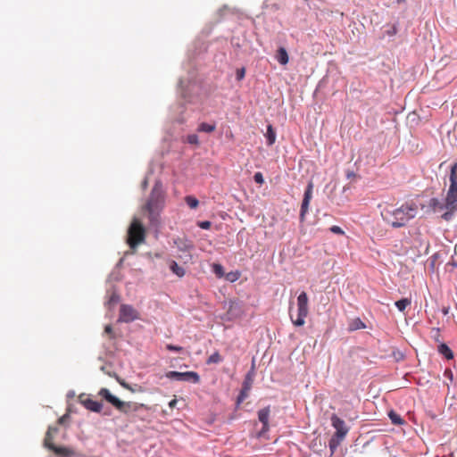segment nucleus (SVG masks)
Here are the masks:
<instances>
[{"label": "nucleus", "mask_w": 457, "mask_h": 457, "mask_svg": "<svg viewBox=\"0 0 457 457\" xmlns=\"http://www.w3.org/2000/svg\"><path fill=\"white\" fill-rule=\"evenodd\" d=\"M170 270L177 275L179 278H182L186 274V270L183 267L179 266L177 262L170 261L169 264Z\"/></svg>", "instance_id": "obj_19"}, {"label": "nucleus", "mask_w": 457, "mask_h": 457, "mask_svg": "<svg viewBox=\"0 0 457 457\" xmlns=\"http://www.w3.org/2000/svg\"><path fill=\"white\" fill-rule=\"evenodd\" d=\"M264 137L266 138L268 145H273L275 143V141H276V132L273 129L271 125H268L267 131L264 134Z\"/></svg>", "instance_id": "obj_22"}, {"label": "nucleus", "mask_w": 457, "mask_h": 457, "mask_svg": "<svg viewBox=\"0 0 457 457\" xmlns=\"http://www.w3.org/2000/svg\"><path fill=\"white\" fill-rule=\"evenodd\" d=\"M245 70L244 67L237 69L236 71V79L237 81L242 80L245 77Z\"/></svg>", "instance_id": "obj_34"}, {"label": "nucleus", "mask_w": 457, "mask_h": 457, "mask_svg": "<svg viewBox=\"0 0 457 457\" xmlns=\"http://www.w3.org/2000/svg\"><path fill=\"white\" fill-rule=\"evenodd\" d=\"M214 129H215L214 124H210V123H206V122H202L201 124H199L198 129H197L198 131L206 132V133L212 132Z\"/></svg>", "instance_id": "obj_27"}, {"label": "nucleus", "mask_w": 457, "mask_h": 457, "mask_svg": "<svg viewBox=\"0 0 457 457\" xmlns=\"http://www.w3.org/2000/svg\"><path fill=\"white\" fill-rule=\"evenodd\" d=\"M70 418V416L68 414H64L63 416H62L59 420H58V423L61 424V425H63L65 424V422L67 421V420Z\"/></svg>", "instance_id": "obj_39"}, {"label": "nucleus", "mask_w": 457, "mask_h": 457, "mask_svg": "<svg viewBox=\"0 0 457 457\" xmlns=\"http://www.w3.org/2000/svg\"><path fill=\"white\" fill-rule=\"evenodd\" d=\"M449 212L442 214V218L449 220L457 211V161L453 163L449 173V187L446 192V205Z\"/></svg>", "instance_id": "obj_3"}, {"label": "nucleus", "mask_w": 457, "mask_h": 457, "mask_svg": "<svg viewBox=\"0 0 457 457\" xmlns=\"http://www.w3.org/2000/svg\"><path fill=\"white\" fill-rule=\"evenodd\" d=\"M147 185H148V178L147 176L145 178V179L142 181V188L143 189H145L147 187Z\"/></svg>", "instance_id": "obj_41"}, {"label": "nucleus", "mask_w": 457, "mask_h": 457, "mask_svg": "<svg viewBox=\"0 0 457 457\" xmlns=\"http://www.w3.org/2000/svg\"><path fill=\"white\" fill-rule=\"evenodd\" d=\"M144 240L145 228L137 219H134L128 228V244L130 248H136L139 244L143 243Z\"/></svg>", "instance_id": "obj_6"}, {"label": "nucleus", "mask_w": 457, "mask_h": 457, "mask_svg": "<svg viewBox=\"0 0 457 457\" xmlns=\"http://www.w3.org/2000/svg\"><path fill=\"white\" fill-rule=\"evenodd\" d=\"M74 395V392H69L67 396L68 397H72Z\"/></svg>", "instance_id": "obj_49"}, {"label": "nucleus", "mask_w": 457, "mask_h": 457, "mask_svg": "<svg viewBox=\"0 0 457 457\" xmlns=\"http://www.w3.org/2000/svg\"><path fill=\"white\" fill-rule=\"evenodd\" d=\"M201 86L193 77L187 79L185 85V80L180 79L179 81V92L180 96L188 103H194L199 97Z\"/></svg>", "instance_id": "obj_5"}, {"label": "nucleus", "mask_w": 457, "mask_h": 457, "mask_svg": "<svg viewBox=\"0 0 457 457\" xmlns=\"http://www.w3.org/2000/svg\"><path fill=\"white\" fill-rule=\"evenodd\" d=\"M165 204V192L161 180H156L151 191L145 209L149 214L150 223L157 226L159 223V214Z\"/></svg>", "instance_id": "obj_2"}, {"label": "nucleus", "mask_w": 457, "mask_h": 457, "mask_svg": "<svg viewBox=\"0 0 457 457\" xmlns=\"http://www.w3.org/2000/svg\"><path fill=\"white\" fill-rule=\"evenodd\" d=\"M112 290L110 297H109V300L107 301L106 304L111 308L112 306L115 305L117 303L120 302V296L119 295V293L117 292L116 288L114 286H112Z\"/></svg>", "instance_id": "obj_23"}, {"label": "nucleus", "mask_w": 457, "mask_h": 457, "mask_svg": "<svg viewBox=\"0 0 457 457\" xmlns=\"http://www.w3.org/2000/svg\"><path fill=\"white\" fill-rule=\"evenodd\" d=\"M221 361H222V358H221L220 354L218 352H215L209 356L208 360L206 361V363L207 364L220 363Z\"/></svg>", "instance_id": "obj_30"}, {"label": "nucleus", "mask_w": 457, "mask_h": 457, "mask_svg": "<svg viewBox=\"0 0 457 457\" xmlns=\"http://www.w3.org/2000/svg\"><path fill=\"white\" fill-rule=\"evenodd\" d=\"M239 272L237 271H231V272H228L225 275L226 277V280L229 281V282H235L236 280H237L239 278Z\"/></svg>", "instance_id": "obj_33"}, {"label": "nucleus", "mask_w": 457, "mask_h": 457, "mask_svg": "<svg viewBox=\"0 0 457 457\" xmlns=\"http://www.w3.org/2000/svg\"><path fill=\"white\" fill-rule=\"evenodd\" d=\"M185 121L186 118L182 114L177 119V122L179 123H184Z\"/></svg>", "instance_id": "obj_44"}, {"label": "nucleus", "mask_w": 457, "mask_h": 457, "mask_svg": "<svg viewBox=\"0 0 457 457\" xmlns=\"http://www.w3.org/2000/svg\"><path fill=\"white\" fill-rule=\"evenodd\" d=\"M44 446L53 451L56 455L60 457H71L75 455V452L71 448L65 446H56L51 442V429L46 432L44 439Z\"/></svg>", "instance_id": "obj_9"}, {"label": "nucleus", "mask_w": 457, "mask_h": 457, "mask_svg": "<svg viewBox=\"0 0 457 457\" xmlns=\"http://www.w3.org/2000/svg\"><path fill=\"white\" fill-rule=\"evenodd\" d=\"M176 404H177V400H176V399H173V400H171V401L169 403V406H170V408H174V407L176 406Z\"/></svg>", "instance_id": "obj_45"}, {"label": "nucleus", "mask_w": 457, "mask_h": 457, "mask_svg": "<svg viewBox=\"0 0 457 457\" xmlns=\"http://www.w3.org/2000/svg\"><path fill=\"white\" fill-rule=\"evenodd\" d=\"M270 407H266L259 411V422H261L262 425L261 430L259 431V437H265L269 439V436L266 434L270 427Z\"/></svg>", "instance_id": "obj_11"}, {"label": "nucleus", "mask_w": 457, "mask_h": 457, "mask_svg": "<svg viewBox=\"0 0 457 457\" xmlns=\"http://www.w3.org/2000/svg\"><path fill=\"white\" fill-rule=\"evenodd\" d=\"M404 2H405V0H397L398 4L404 3Z\"/></svg>", "instance_id": "obj_51"}, {"label": "nucleus", "mask_w": 457, "mask_h": 457, "mask_svg": "<svg viewBox=\"0 0 457 457\" xmlns=\"http://www.w3.org/2000/svg\"><path fill=\"white\" fill-rule=\"evenodd\" d=\"M447 266H451V267H453V269H454V268H457V259H456L455 257H453V258H452V260H451V262H449L447 263Z\"/></svg>", "instance_id": "obj_40"}, {"label": "nucleus", "mask_w": 457, "mask_h": 457, "mask_svg": "<svg viewBox=\"0 0 457 457\" xmlns=\"http://www.w3.org/2000/svg\"><path fill=\"white\" fill-rule=\"evenodd\" d=\"M308 302L309 299L307 294L305 292H302L297 297V318L294 320L291 317L294 325L297 327L304 325L305 318L309 313Z\"/></svg>", "instance_id": "obj_7"}, {"label": "nucleus", "mask_w": 457, "mask_h": 457, "mask_svg": "<svg viewBox=\"0 0 457 457\" xmlns=\"http://www.w3.org/2000/svg\"><path fill=\"white\" fill-rule=\"evenodd\" d=\"M312 189H313V184L312 182H310L305 189L303 199L301 205V211H300V220L303 221L305 218V214L308 212L309 204L311 202V199L312 197Z\"/></svg>", "instance_id": "obj_12"}, {"label": "nucleus", "mask_w": 457, "mask_h": 457, "mask_svg": "<svg viewBox=\"0 0 457 457\" xmlns=\"http://www.w3.org/2000/svg\"><path fill=\"white\" fill-rule=\"evenodd\" d=\"M112 278H113V279H115V280H118V279H119L118 276H114V274H113V273H112V274L109 276V279H112Z\"/></svg>", "instance_id": "obj_46"}, {"label": "nucleus", "mask_w": 457, "mask_h": 457, "mask_svg": "<svg viewBox=\"0 0 457 457\" xmlns=\"http://www.w3.org/2000/svg\"><path fill=\"white\" fill-rule=\"evenodd\" d=\"M250 390L251 389H248L247 387H244L242 386L239 395L237 397V405H239L240 403H242L245 401V399L248 396Z\"/></svg>", "instance_id": "obj_28"}, {"label": "nucleus", "mask_w": 457, "mask_h": 457, "mask_svg": "<svg viewBox=\"0 0 457 457\" xmlns=\"http://www.w3.org/2000/svg\"><path fill=\"white\" fill-rule=\"evenodd\" d=\"M329 230L332 233L337 234V235H344L345 234V231L339 226H336V225L330 227Z\"/></svg>", "instance_id": "obj_37"}, {"label": "nucleus", "mask_w": 457, "mask_h": 457, "mask_svg": "<svg viewBox=\"0 0 457 457\" xmlns=\"http://www.w3.org/2000/svg\"><path fill=\"white\" fill-rule=\"evenodd\" d=\"M174 245L177 246L178 250L182 253H187L194 248L193 243L185 237H177L173 239ZM187 256L191 259V255L187 254Z\"/></svg>", "instance_id": "obj_13"}, {"label": "nucleus", "mask_w": 457, "mask_h": 457, "mask_svg": "<svg viewBox=\"0 0 457 457\" xmlns=\"http://www.w3.org/2000/svg\"><path fill=\"white\" fill-rule=\"evenodd\" d=\"M197 226L202 229H209L212 226V222L209 220H202L197 222Z\"/></svg>", "instance_id": "obj_36"}, {"label": "nucleus", "mask_w": 457, "mask_h": 457, "mask_svg": "<svg viewBox=\"0 0 457 457\" xmlns=\"http://www.w3.org/2000/svg\"><path fill=\"white\" fill-rule=\"evenodd\" d=\"M104 415H111V411L110 410L109 411H105L104 412Z\"/></svg>", "instance_id": "obj_50"}, {"label": "nucleus", "mask_w": 457, "mask_h": 457, "mask_svg": "<svg viewBox=\"0 0 457 457\" xmlns=\"http://www.w3.org/2000/svg\"><path fill=\"white\" fill-rule=\"evenodd\" d=\"M365 328H366V325L364 324V322L360 318H355L350 321L349 326H348V330L355 331V330L362 329Z\"/></svg>", "instance_id": "obj_21"}, {"label": "nucleus", "mask_w": 457, "mask_h": 457, "mask_svg": "<svg viewBox=\"0 0 457 457\" xmlns=\"http://www.w3.org/2000/svg\"><path fill=\"white\" fill-rule=\"evenodd\" d=\"M276 59L282 65L287 64L289 58L287 52L284 47L278 48L276 54Z\"/></svg>", "instance_id": "obj_20"}, {"label": "nucleus", "mask_w": 457, "mask_h": 457, "mask_svg": "<svg viewBox=\"0 0 457 457\" xmlns=\"http://www.w3.org/2000/svg\"><path fill=\"white\" fill-rule=\"evenodd\" d=\"M166 349L170 352H176V353H180L183 351V347L179 346V345H174L171 344H168L166 345Z\"/></svg>", "instance_id": "obj_35"}, {"label": "nucleus", "mask_w": 457, "mask_h": 457, "mask_svg": "<svg viewBox=\"0 0 457 457\" xmlns=\"http://www.w3.org/2000/svg\"><path fill=\"white\" fill-rule=\"evenodd\" d=\"M212 271L218 278H222L225 275V271L222 265L219 263H214L212 265Z\"/></svg>", "instance_id": "obj_31"}, {"label": "nucleus", "mask_w": 457, "mask_h": 457, "mask_svg": "<svg viewBox=\"0 0 457 457\" xmlns=\"http://www.w3.org/2000/svg\"><path fill=\"white\" fill-rule=\"evenodd\" d=\"M253 179L257 183V172L253 175Z\"/></svg>", "instance_id": "obj_48"}, {"label": "nucleus", "mask_w": 457, "mask_h": 457, "mask_svg": "<svg viewBox=\"0 0 457 457\" xmlns=\"http://www.w3.org/2000/svg\"><path fill=\"white\" fill-rule=\"evenodd\" d=\"M189 145H198L199 139L196 134L187 135L185 140Z\"/></svg>", "instance_id": "obj_32"}, {"label": "nucleus", "mask_w": 457, "mask_h": 457, "mask_svg": "<svg viewBox=\"0 0 457 457\" xmlns=\"http://www.w3.org/2000/svg\"><path fill=\"white\" fill-rule=\"evenodd\" d=\"M166 378L176 381H187L196 384L200 381V376L195 371H169L166 373Z\"/></svg>", "instance_id": "obj_10"}, {"label": "nucleus", "mask_w": 457, "mask_h": 457, "mask_svg": "<svg viewBox=\"0 0 457 457\" xmlns=\"http://www.w3.org/2000/svg\"><path fill=\"white\" fill-rule=\"evenodd\" d=\"M185 202L191 209H195L199 204V201L193 195H187Z\"/></svg>", "instance_id": "obj_29"}, {"label": "nucleus", "mask_w": 457, "mask_h": 457, "mask_svg": "<svg viewBox=\"0 0 457 457\" xmlns=\"http://www.w3.org/2000/svg\"><path fill=\"white\" fill-rule=\"evenodd\" d=\"M446 205V199L445 200V203H441L437 198H432L429 201V206L433 209L434 212H442L445 209L446 210L445 212H448L449 210L445 206Z\"/></svg>", "instance_id": "obj_18"}, {"label": "nucleus", "mask_w": 457, "mask_h": 457, "mask_svg": "<svg viewBox=\"0 0 457 457\" xmlns=\"http://www.w3.org/2000/svg\"><path fill=\"white\" fill-rule=\"evenodd\" d=\"M388 417L391 422L395 425H402L404 423V420L402 419V417L394 411H389Z\"/></svg>", "instance_id": "obj_25"}, {"label": "nucleus", "mask_w": 457, "mask_h": 457, "mask_svg": "<svg viewBox=\"0 0 457 457\" xmlns=\"http://www.w3.org/2000/svg\"><path fill=\"white\" fill-rule=\"evenodd\" d=\"M227 10H228V6H227V5H224L222 8H220V9L218 11V13H219L220 15H223V12H224L225 11H227Z\"/></svg>", "instance_id": "obj_43"}, {"label": "nucleus", "mask_w": 457, "mask_h": 457, "mask_svg": "<svg viewBox=\"0 0 457 457\" xmlns=\"http://www.w3.org/2000/svg\"><path fill=\"white\" fill-rule=\"evenodd\" d=\"M98 395L111 403L114 408L121 405L120 400L117 396L113 395L107 388H101Z\"/></svg>", "instance_id": "obj_15"}, {"label": "nucleus", "mask_w": 457, "mask_h": 457, "mask_svg": "<svg viewBox=\"0 0 457 457\" xmlns=\"http://www.w3.org/2000/svg\"><path fill=\"white\" fill-rule=\"evenodd\" d=\"M120 406H116V409L124 414H129L131 411H138L145 405L134 402H123L120 400Z\"/></svg>", "instance_id": "obj_14"}, {"label": "nucleus", "mask_w": 457, "mask_h": 457, "mask_svg": "<svg viewBox=\"0 0 457 457\" xmlns=\"http://www.w3.org/2000/svg\"><path fill=\"white\" fill-rule=\"evenodd\" d=\"M411 303V299L403 298L395 302V306L400 312H403Z\"/></svg>", "instance_id": "obj_26"}, {"label": "nucleus", "mask_w": 457, "mask_h": 457, "mask_svg": "<svg viewBox=\"0 0 457 457\" xmlns=\"http://www.w3.org/2000/svg\"><path fill=\"white\" fill-rule=\"evenodd\" d=\"M51 429V440L53 439V433H56L58 431V428L56 427H49L47 432Z\"/></svg>", "instance_id": "obj_42"}, {"label": "nucleus", "mask_w": 457, "mask_h": 457, "mask_svg": "<svg viewBox=\"0 0 457 457\" xmlns=\"http://www.w3.org/2000/svg\"><path fill=\"white\" fill-rule=\"evenodd\" d=\"M81 403L86 409L96 413H100L103 410V403L101 402L94 401L90 398L81 400Z\"/></svg>", "instance_id": "obj_16"}, {"label": "nucleus", "mask_w": 457, "mask_h": 457, "mask_svg": "<svg viewBox=\"0 0 457 457\" xmlns=\"http://www.w3.org/2000/svg\"><path fill=\"white\" fill-rule=\"evenodd\" d=\"M104 332L108 335H110V337L112 338L114 337V335H113V332H112V327L111 325H106L105 328H104Z\"/></svg>", "instance_id": "obj_38"}, {"label": "nucleus", "mask_w": 457, "mask_h": 457, "mask_svg": "<svg viewBox=\"0 0 457 457\" xmlns=\"http://www.w3.org/2000/svg\"><path fill=\"white\" fill-rule=\"evenodd\" d=\"M330 420L332 427L336 429V432L334 433L328 443L329 449L333 453L335 450L342 443V441L345 438L346 435L348 434L349 428L345 425V420L339 418L337 414H332Z\"/></svg>", "instance_id": "obj_4"}, {"label": "nucleus", "mask_w": 457, "mask_h": 457, "mask_svg": "<svg viewBox=\"0 0 457 457\" xmlns=\"http://www.w3.org/2000/svg\"><path fill=\"white\" fill-rule=\"evenodd\" d=\"M254 369H255V357L253 356L252 359L251 370L245 375V378L242 384V386L244 387H247L248 389H251L253 379H254V376H255Z\"/></svg>", "instance_id": "obj_17"}, {"label": "nucleus", "mask_w": 457, "mask_h": 457, "mask_svg": "<svg viewBox=\"0 0 457 457\" xmlns=\"http://www.w3.org/2000/svg\"><path fill=\"white\" fill-rule=\"evenodd\" d=\"M438 352L439 353L444 355L447 360H451L453 358V351L445 344H440L438 345Z\"/></svg>", "instance_id": "obj_24"}, {"label": "nucleus", "mask_w": 457, "mask_h": 457, "mask_svg": "<svg viewBox=\"0 0 457 457\" xmlns=\"http://www.w3.org/2000/svg\"><path fill=\"white\" fill-rule=\"evenodd\" d=\"M263 183V178L261 173H259V185H262Z\"/></svg>", "instance_id": "obj_47"}, {"label": "nucleus", "mask_w": 457, "mask_h": 457, "mask_svg": "<svg viewBox=\"0 0 457 457\" xmlns=\"http://www.w3.org/2000/svg\"><path fill=\"white\" fill-rule=\"evenodd\" d=\"M140 318L139 312L131 305L122 303L120 306L119 323H131Z\"/></svg>", "instance_id": "obj_8"}, {"label": "nucleus", "mask_w": 457, "mask_h": 457, "mask_svg": "<svg viewBox=\"0 0 457 457\" xmlns=\"http://www.w3.org/2000/svg\"><path fill=\"white\" fill-rule=\"evenodd\" d=\"M380 214L382 220L394 228H402L415 218L418 212V207L413 203H405L397 207L394 204H380Z\"/></svg>", "instance_id": "obj_1"}]
</instances>
